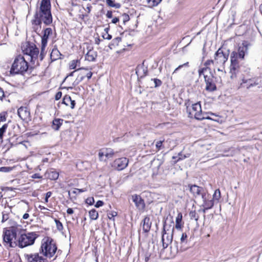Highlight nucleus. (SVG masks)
Segmentation results:
<instances>
[{"mask_svg": "<svg viewBox=\"0 0 262 262\" xmlns=\"http://www.w3.org/2000/svg\"><path fill=\"white\" fill-rule=\"evenodd\" d=\"M39 51L23 50L24 56L19 55L15 58L10 69V74L25 75L30 73L32 68L29 66L27 60L34 64L38 58Z\"/></svg>", "mask_w": 262, "mask_h": 262, "instance_id": "f257e3e1", "label": "nucleus"}, {"mask_svg": "<svg viewBox=\"0 0 262 262\" xmlns=\"http://www.w3.org/2000/svg\"><path fill=\"white\" fill-rule=\"evenodd\" d=\"M50 0H41L39 7L37 9L32 20V29L35 32L39 31L42 21L46 25L52 23L53 18L51 12Z\"/></svg>", "mask_w": 262, "mask_h": 262, "instance_id": "f03ea898", "label": "nucleus"}, {"mask_svg": "<svg viewBox=\"0 0 262 262\" xmlns=\"http://www.w3.org/2000/svg\"><path fill=\"white\" fill-rule=\"evenodd\" d=\"M19 234L18 246L20 248L32 245L38 236V235L34 232H27L26 231H21Z\"/></svg>", "mask_w": 262, "mask_h": 262, "instance_id": "7ed1b4c3", "label": "nucleus"}, {"mask_svg": "<svg viewBox=\"0 0 262 262\" xmlns=\"http://www.w3.org/2000/svg\"><path fill=\"white\" fill-rule=\"evenodd\" d=\"M19 229L17 228L12 227L9 229H6L3 232L4 242L9 245L10 247H15L18 246L17 239V233Z\"/></svg>", "mask_w": 262, "mask_h": 262, "instance_id": "20e7f679", "label": "nucleus"}, {"mask_svg": "<svg viewBox=\"0 0 262 262\" xmlns=\"http://www.w3.org/2000/svg\"><path fill=\"white\" fill-rule=\"evenodd\" d=\"M57 250L56 245L52 239H48L41 244L39 253H42L47 258H51Z\"/></svg>", "mask_w": 262, "mask_h": 262, "instance_id": "39448f33", "label": "nucleus"}, {"mask_svg": "<svg viewBox=\"0 0 262 262\" xmlns=\"http://www.w3.org/2000/svg\"><path fill=\"white\" fill-rule=\"evenodd\" d=\"M187 248V247H184L183 246H180L179 248L178 243L174 241L168 249H165V250L163 249L162 252L165 253V257L166 258L171 259L175 257L179 252L185 251Z\"/></svg>", "mask_w": 262, "mask_h": 262, "instance_id": "423d86ee", "label": "nucleus"}, {"mask_svg": "<svg viewBox=\"0 0 262 262\" xmlns=\"http://www.w3.org/2000/svg\"><path fill=\"white\" fill-rule=\"evenodd\" d=\"M92 70V68H79L75 70V71L78 72V74L75 82L77 84H78L82 81L85 77H86L88 79H91L93 75L91 72Z\"/></svg>", "mask_w": 262, "mask_h": 262, "instance_id": "0eeeda50", "label": "nucleus"}, {"mask_svg": "<svg viewBox=\"0 0 262 262\" xmlns=\"http://www.w3.org/2000/svg\"><path fill=\"white\" fill-rule=\"evenodd\" d=\"M260 82L261 78L260 77L247 78L244 76L242 79L240 87L246 88L249 89L251 87L259 84Z\"/></svg>", "mask_w": 262, "mask_h": 262, "instance_id": "6e6552de", "label": "nucleus"}, {"mask_svg": "<svg viewBox=\"0 0 262 262\" xmlns=\"http://www.w3.org/2000/svg\"><path fill=\"white\" fill-rule=\"evenodd\" d=\"M187 187L192 196L195 198L201 196L202 199H204L205 194L207 192L205 188L195 184H189Z\"/></svg>", "mask_w": 262, "mask_h": 262, "instance_id": "1a4fd4ad", "label": "nucleus"}, {"mask_svg": "<svg viewBox=\"0 0 262 262\" xmlns=\"http://www.w3.org/2000/svg\"><path fill=\"white\" fill-rule=\"evenodd\" d=\"M167 231L169 232H167L166 231L165 226L164 225L162 231V246L164 250L168 247L169 244H172L173 239V228L171 231L168 230H167Z\"/></svg>", "mask_w": 262, "mask_h": 262, "instance_id": "9d476101", "label": "nucleus"}, {"mask_svg": "<svg viewBox=\"0 0 262 262\" xmlns=\"http://www.w3.org/2000/svg\"><path fill=\"white\" fill-rule=\"evenodd\" d=\"M128 160L125 157L116 159L112 164V167L118 171L125 169L128 165Z\"/></svg>", "mask_w": 262, "mask_h": 262, "instance_id": "9b49d317", "label": "nucleus"}, {"mask_svg": "<svg viewBox=\"0 0 262 262\" xmlns=\"http://www.w3.org/2000/svg\"><path fill=\"white\" fill-rule=\"evenodd\" d=\"M24 256L27 262H48L47 259L40 256L39 253H25Z\"/></svg>", "mask_w": 262, "mask_h": 262, "instance_id": "f8f14e48", "label": "nucleus"}, {"mask_svg": "<svg viewBox=\"0 0 262 262\" xmlns=\"http://www.w3.org/2000/svg\"><path fill=\"white\" fill-rule=\"evenodd\" d=\"M210 75H204L205 82L206 83V90L208 92H213L216 90V86L214 82L213 78L214 76L210 71Z\"/></svg>", "mask_w": 262, "mask_h": 262, "instance_id": "ddd939ff", "label": "nucleus"}, {"mask_svg": "<svg viewBox=\"0 0 262 262\" xmlns=\"http://www.w3.org/2000/svg\"><path fill=\"white\" fill-rule=\"evenodd\" d=\"M229 50L224 52L223 50H217L215 54V61L217 63L224 64L227 60L229 56Z\"/></svg>", "mask_w": 262, "mask_h": 262, "instance_id": "4468645a", "label": "nucleus"}, {"mask_svg": "<svg viewBox=\"0 0 262 262\" xmlns=\"http://www.w3.org/2000/svg\"><path fill=\"white\" fill-rule=\"evenodd\" d=\"M114 151L111 148H105L101 149L99 153L98 156L101 161H105L107 159L113 158L114 155Z\"/></svg>", "mask_w": 262, "mask_h": 262, "instance_id": "2eb2a0df", "label": "nucleus"}, {"mask_svg": "<svg viewBox=\"0 0 262 262\" xmlns=\"http://www.w3.org/2000/svg\"><path fill=\"white\" fill-rule=\"evenodd\" d=\"M132 198L137 209L139 211H143L145 208V204L144 200L141 198V196L135 194L133 195Z\"/></svg>", "mask_w": 262, "mask_h": 262, "instance_id": "dca6fc26", "label": "nucleus"}, {"mask_svg": "<svg viewBox=\"0 0 262 262\" xmlns=\"http://www.w3.org/2000/svg\"><path fill=\"white\" fill-rule=\"evenodd\" d=\"M238 72H240V66H239L238 62H235V59H234L233 61H231L230 66V78L231 79L236 78Z\"/></svg>", "mask_w": 262, "mask_h": 262, "instance_id": "f3484780", "label": "nucleus"}, {"mask_svg": "<svg viewBox=\"0 0 262 262\" xmlns=\"http://www.w3.org/2000/svg\"><path fill=\"white\" fill-rule=\"evenodd\" d=\"M17 114L23 121H28L30 120V113L27 107L21 106L17 110Z\"/></svg>", "mask_w": 262, "mask_h": 262, "instance_id": "a211bd4d", "label": "nucleus"}, {"mask_svg": "<svg viewBox=\"0 0 262 262\" xmlns=\"http://www.w3.org/2000/svg\"><path fill=\"white\" fill-rule=\"evenodd\" d=\"M52 34V30L51 28H46L44 30L43 35L41 38V49H45V48L46 47L49 36Z\"/></svg>", "mask_w": 262, "mask_h": 262, "instance_id": "6ab92c4d", "label": "nucleus"}, {"mask_svg": "<svg viewBox=\"0 0 262 262\" xmlns=\"http://www.w3.org/2000/svg\"><path fill=\"white\" fill-rule=\"evenodd\" d=\"M136 73L139 76L140 75V78H143L148 74V69L147 66H144V61L141 65H138L136 69Z\"/></svg>", "mask_w": 262, "mask_h": 262, "instance_id": "aec40b11", "label": "nucleus"}, {"mask_svg": "<svg viewBox=\"0 0 262 262\" xmlns=\"http://www.w3.org/2000/svg\"><path fill=\"white\" fill-rule=\"evenodd\" d=\"M141 225L142 226L143 232L147 233L149 231L151 225L150 217L148 216H146L142 221Z\"/></svg>", "mask_w": 262, "mask_h": 262, "instance_id": "412c9836", "label": "nucleus"}, {"mask_svg": "<svg viewBox=\"0 0 262 262\" xmlns=\"http://www.w3.org/2000/svg\"><path fill=\"white\" fill-rule=\"evenodd\" d=\"M204 199H202L203 203L202 204V206L203 207H206V209H211L214 205V202L213 200H209V194L207 192L205 194V196H204Z\"/></svg>", "mask_w": 262, "mask_h": 262, "instance_id": "4be33fe9", "label": "nucleus"}, {"mask_svg": "<svg viewBox=\"0 0 262 262\" xmlns=\"http://www.w3.org/2000/svg\"><path fill=\"white\" fill-rule=\"evenodd\" d=\"M244 50H238V52L233 51L231 55V61H234L235 59V62H238V59H243L245 56Z\"/></svg>", "mask_w": 262, "mask_h": 262, "instance_id": "5701e85b", "label": "nucleus"}, {"mask_svg": "<svg viewBox=\"0 0 262 262\" xmlns=\"http://www.w3.org/2000/svg\"><path fill=\"white\" fill-rule=\"evenodd\" d=\"M202 113L201 106L200 103H196L192 105V112H190L189 114L194 115V118L196 119L197 115L201 114Z\"/></svg>", "mask_w": 262, "mask_h": 262, "instance_id": "b1692460", "label": "nucleus"}, {"mask_svg": "<svg viewBox=\"0 0 262 262\" xmlns=\"http://www.w3.org/2000/svg\"><path fill=\"white\" fill-rule=\"evenodd\" d=\"M62 103L64 104L67 106H70L72 109L74 108L76 104L75 101L72 100L71 97L68 95L64 96Z\"/></svg>", "mask_w": 262, "mask_h": 262, "instance_id": "393cba45", "label": "nucleus"}, {"mask_svg": "<svg viewBox=\"0 0 262 262\" xmlns=\"http://www.w3.org/2000/svg\"><path fill=\"white\" fill-rule=\"evenodd\" d=\"M234 41L238 42V49H248L249 48L251 47V42L247 40L239 41L237 38H234Z\"/></svg>", "mask_w": 262, "mask_h": 262, "instance_id": "a878e982", "label": "nucleus"}, {"mask_svg": "<svg viewBox=\"0 0 262 262\" xmlns=\"http://www.w3.org/2000/svg\"><path fill=\"white\" fill-rule=\"evenodd\" d=\"M45 174L47 178L52 180H57L59 177L58 172L53 169L48 170Z\"/></svg>", "mask_w": 262, "mask_h": 262, "instance_id": "bb28decb", "label": "nucleus"}, {"mask_svg": "<svg viewBox=\"0 0 262 262\" xmlns=\"http://www.w3.org/2000/svg\"><path fill=\"white\" fill-rule=\"evenodd\" d=\"M97 56V53L95 50H88L85 54V58L89 61H93Z\"/></svg>", "mask_w": 262, "mask_h": 262, "instance_id": "cd10ccee", "label": "nucleus"}, {"mask_svg": "<svg viewBox=\"0 0 262 262\" xmlns=\"http://www.w3.org/2000/svg\"><path fill=\"white\" fill-rule=\"evenodd\" d=\"M63 120L59 118H55L52 121V128L55 130H58L62 124Z\"/></svg>", "mask_w": 262, "mask_h": 262, "instance_id": "c85d7f7f", "label": "nucleus"}, {"mask_svg": "<svg viewBox=\"0 0 262 262\" xmlns=\"http://www.w3.org/2000/svg\"><path fill=\"white\" fill-rule=\"evenodd\" d=\"M240 73H242V78L243 77L246 76L249 78L251 75L250 74V69L248 67L240 66Z\"/></svg>", "mask_w": 262, "mask_h": 262, "instance_id": "c756f323", "label": "nucleus"}, {"mask_svg": "<svg viewBox=\"0 0 262 262\" xmlns=\"http://www.w3.org/2000/svg\"><path fill=\"white\" fill-rule=\"evenodd\" d=\"M62 55L60 53L59 50H52L50 54V57L52 61H55L58 59L62 58Z\"/></svg>", "mask_w": 262, "mask_h": 262, "instance_id": "7c9ffc66", "label": "nucleus"}, {"mask_svg": "<svg viewBox=\"0 0 262 262\" xmlns=\"http://www.w3.org/2000/svg\"><path fill=\"white\" fill-rule=\"evenodd\" d=\"M182 214L180 213L178 214V216L176 217V225L175 228L177 229H180L182 227Z\"/></svg>", "mask_w": 262, "mask_h": 262, "instance_id": "2f4dec72", "label": "nucleus"}, {"mask_svg": "<svg viewBox=\"0 0 262 262\" xmlns=\"http://www.w3.org/2000/svg\"><path fill=\"white\" fill-rule=\"evenodd\" d=\"M162 0H146V3L149 7L152 8L157 6Z\"/></svg>", "mask_w": 262, "mask_h": 262, "instance_id": "473e14b6", "label": "nucleus"}, {"mask_svg": "<svg viewBox=\"0 0 262 262\" xmlns=\"http://www.w3.org/2000/svg\"><path fill=\"white\" fill-rule=\"evenodd\" d=\"M220 198H221V191H220V189H216L214 192L212 200H213L214 202H216L217 203V202H219Z\"/></svg>", "mask_w": 262, "mask_h": 262, "instance_id": "72a5a7b5", "label": "nucleus"}, {"mask_svg": "<svg viewBox=\"0 0 262 262\" xmlns=\"http://www.w3.org/2000/svg\"><path fill=\"white\" fill-rule=\"evenodd\" d=\"M89 216L91 220H96L98 217V213L95 209H93L89 211Z\"/></svg>", "mask_w": 262, "mask_h": 262, "instance_id": "f704fd0d", "label": "nucleus"}, {"mask_svg": "<svg viewBox=\"0 0 262 262\" xmlns=\"http://www.w3.org/2000/svg\"><path fill=\"white\" fill-rule=\"evenodd\" d=\"M196 117L197 120H202L203 119H207V120H213L211 117L208 116L207 114L206 113H202L201 114H198Z\"/></svg>", "mask_w": 262, "mask_h": 262, "instance_id": "c9c22d12", "label": "nucleus"}, {"mask_svg": "<svg viewBox=\"0 0 262 262\" xmlns=\"http://www.w3.org/2000/svg\"><path fill=\"white\" fill-rule=\"evenodd\" d=\"M189 156H190V154H185V155H183L182 152H180L178 154V158L177 159L176 161H173V164H176L179 161L183 160L185 159L186 158L189 157Z\"/></svg>", "mask_w": 262, "mask_h": 262, "instance_id": "e433bc0d", "label": "nucleus"}, {"mask_svg": "<svg viewBox=\"0 0 262 262\" xmlns=\"http://www.w3.org/2000/svg\"><path fill=\"white\" fill-rule=\"evenodd\" d=\"M106 3L108 6L115 8H119L121 6L119 3H116L115 1L113 0H106Z\"/></svg>", "mask_w": 262, "mask_h": 262, "instance_id": "4c0bfd02", "label": "nucleus"}, {"mask_svg": "<svg viewBox=\"0 0 262 262\" xmlns=\"http://www.w3.org/2000/svg\"><path fill=\"white\" fill-rule=\"evenodd\" d=\"M79 60H73L69 63V68L70 69H75L77 66L79 67Z\"/></svg>", "mask_w": 262, "mask_h": 262, "instance_id": "58836bf2", "label": "nucleus"}, {"mask_svg": "<svg viewBox=\"0 0 262 262\" xmlns=\"http://www.w3.org/2000/svg\"><path fill=\"white\" fill-rule=\"evenodd\" d=\"M7 127L8 124H5L2 126V127L0 128V140L1 143L3 142V135L4 133L6 132Z\"/></svg>", "mask_w": 262, "mask_h": 262, "instance_id": "ea45409f", "label": "nucleus"}, {"mask_svg": "<svg viewBox=\"0 0 262 262\" xmlns=\"http://www.w3.org/2000/svg\"><path fill=\"white\" fill-rule=\"evenodd\" d=\"M187 235L186 233H183L181 237V246H183L184 247H186L185 245L187 243Z\"/></svg>", "mask_w": 262, "mask_h": 262, "instance_id": "a19ab883", "label": "nucleus"}, {"mask_svg": "<svg viewBox=\"0 0 262 262\" xmlns=\"http://www.w3.org/2000/svg\"><path fill=\"white\" fill-rule=\"evenodd\" d=\"M189 215L191 220H194L195 221H198L199 215L195 211H191L189 213Z\"/></svg>", "mask_w": 262, "mask_h": 262, "instance_id": "79ce46f5", "label": "nucleus"}, {"mask_svg": "<svg viewBox=\"0 0 262 262\" xmlns=\"http://www.w3.org/2000/svg\"><path fill=\"white\" fill-rule=\"evenodd\" d=\"M55 222L56 223L57 229L60 231H62L63 229L62 224L59 220L55 219Z\"/></svg>", "mask_w": 262, "mask_h": 262, "instance_id": "37998d69", "label": "nucleus"}, {"mask_svg": "<svg viewBox=\"0 0 262 262\" xmlns=\"http://www.w3.org/2000/svg\"><path fill=\"white\" fill-rule=\"evenodd\" d=\"M151 80L154 81L155 88H157L161 86L162 83V81L157 78H154L151 79Z\"/></svg>", "mask_w": 262, "mask_h": 262, "instance_id": "c03bdc74", "label": "nucleus"}, {"mask_svg": "<svg viewBox=\"0 0 262 262\" xmlns=\"http://www.w3.org/2000/svg\"><path fill=\"white\" fill-rule=\"evenodd\" d=\"M13 169L11 167H0V171L3 172H9Z\"/></svg>", "mask_w": 262, "mask_h": 262, "instance_id": "a18cd8bd", "label": "nucleus"}, {"mask_svg": "<svg viewBox=\"0 0 262 262\" xmlns=\"http://www.w3.org/2000/svg\"><path fill=\"white\" fill-rule=\"evenodd\" d=\"M85 203L89 205H92L94 203V199L93 197L88 198L86 201Z\"/></svg>", "mask_w": 262, "mask_h": 262, "instance_id": "49530a36", "label": "nucleus"}, {"mask_svg": "<svg viewBox=\"0 0 262 262\" xmlns=\"http://www.w3.org/2000/svg\"><path fill=\"white\" fill-rule=\"evenodd\" d=\"M207 69H209L210 71V69L208 67H205V68H203L201 69H200L199 70V76H201L202 75H205L204 74V72L205 71H206Z\"/></svg>", "mask_w": 262, "mask_h": 262, "instance_id": "de8ad7c7", "label": "nucleus"}, {"mask_svg": "<svg viewBox=\"0 0 262 262\" xmlns=\"http://www.w3.org/2000/svg\"><path fill=\"white\" fill-rule=\"evenodd\" d=\"M122 19L123 24H125L126 21H128L129 19V17L128 14H126L125 13L123 14L122 15Z\"/></svg>", "mask_w": 262, "mask_h": 262, "instance_id": "09e8293b", "label": "nucleus"}, {"mask_svg": "<svg viewBox=\"0 0 262 262\" xmlns=\"http://www.w3.org/2000/svg\"><path fill=\"white\" fill-rule=\"evenodd\" d=\"M52 192L51 191H48L46 193V196L45 198V203H47L48 202V199L51 196Z\"/></svg>", "mask_w": 262, "mask_h": 262, "instance_id": "8fccbe9b", "label": "nucleus"}, {"mask_svg": "<svg viewBox=\"0 0 262 262\" xmlns=\"http://www.w3.org/2000/svg\"><path fill=\"white\" fill-rule=\"evenodd\" d=\"M9 219V214L8 213H3V217H2V222H5L6 221H7Z\"/></svg>", "mask_w": 262, "mask_h": 262, "instance_id": "3c124183", "label": "nucleus"}, {"mask_svg": "<svg viewBox=\"0 0 262 262\" xmlns=\"http://www.w3.org/2000/svg\"><path fill=\"white\" fill-rule=\"evenodd\" d=\"M6 120V114L3 112L0 114V121H5Z\"/></svg>", "mask_w": 262, "mask_h": 262, "instance_id": "603ef678", "label": "nucleus"}, {"mask_svg": "<svg viewBox=\"0 0 262 262\" xmlns=\"http://www.w3.org/2000/svg\"><path fill=\"white\" fill-rule=\"evenodd\" d=\"M188 64H189V62H187L182 65H180L178 67H177L174 71L173 72V73L176 72L178 70H179V69H180L181 68H182V67H185V66H188Z\"/></svg>", "mask_w": 262, "mask_h": 262, "instance_id": "864d4df0", "label": "nucleus"}, {"mask_svg": "<svg viewBox=\"0 0 262 262\" xmlns=\"http://www.w3.org/2000/svg\"><path fill=\"white\" fill-rule=\"evenodd\" d=\"M151 254L148 252H146L144 254V261L145 262H148L149 260Z\"/></svg>", "mask_w": 262, "mask_h": 262, "instance_id": "5fc2aeb1", "label": "nucleus"}, {"mask_svg": "<svg viewBox=\"0 0 262 262\" xmlns=\"http://www.w3.org/2000/svg\"><path fill=\"white\" fill-rule=\"evenodd\" d=\"M162 143H163L162 141H159L157 142L156 146L158 150H160L162 148Z\"/></svg>", "mask_w": 262, "mask_h": 262, "instance_id": "6e6d98bb", "label": "nucleus"}, {"mask_svg": "<svg viewBox=\"0 0 262 262\" xmlns=\"http://www.w3.org/2000/svg\"><path fill=\"white\" fill-rule=\"evenodd\" d=\"M103 204H104L103 202L102 201L99 200L96 202V204L95 205V206L97 208H98L99 207L103 206Z\"/></svg>", "mask_w": 262, "mask_h": 262, "instance_id": "4d7b16f0", "label": "nucleus"}, {"mask_svg": "<svg viewBox=\"0 0 262 262\" xmlns=\"http://www.w3.org/2000/svg\"><path fill=\"white\" fill-rule=\"evenodd\" d=\"M62 96V92L59 91L55 95V100H58L61 98Z\"/></svg>", "mask_w": 262, "mask_h": 262, "instance_id": "13d9d810", "label": "nucleus"}, {"mask_svg": "<svg viewBox=\"0 0 262 262\" xmlns=\"http://www.w3.org/2000/svg\"><path fill=\"white\" fill-rule=\"evenodd\" d=\"M31 178L33 179H41L42 176H41L39 173H35L31 176Z\"/></svg>", "mask_w": 262, "mask_h": 262, "instance_id": "bf43d9fd", "label": "nucleus"}, {"mask_svg": "<svg viewBox=\"0 0 262 262\" xmlns=\"http://www.w3.org/2000/svg\"><path fill=\"white\" fill-rule=\"evenodd\" d=\"M85 11H86V12L89 13H90L91 11V9H92V6L91 4H88L86 8H84Z\"/></svg>", "mask_w": 262, "mask_h": 262, "instance_id": "052dcab7", "label": "nucleus"}, {"mask_svg": "<svg viewBox=\"0 0 262 262\" xmlns=\"http://www.w3.org/2000/svg\"><path fill=\"white\" fill-rule=\"evenodd\" d=\"M121 40V38L120 37H116L113 40L114 43H116L117 45Z\"/></svg>", "mask_w": 262, "mask_h": 262, "instance_id": "680f3d73", "label": "nucleus"}, {"mask_svg": "<svg viewBox=\"0 0 262 262\" xmlns=\"http://www.w3.org/2000/svg\"><path fill=\"white\" fill-rule=\"evenodd\" d=\"M5 96V94L3 89L0 87V100H2Z\"/></svg>", "mask_w": 262, "mask_h": 262, "instance_id": "e2e57ef3", "label": "nucleus"}, {"mask_svg": "<svg viewBox=\"0 0 262 262\" xmlns=\"http://www.w3.org/2000/svg\"><path fill=\"white\" fill-rule=\"evenodd\" d=\"M21 260L20 258H13L11 259V260H9L7 262H20Z\"/></svg>", "mask_w": 262, "mask_h": 262, "instance_id": "0e129e2a", "label": "nucleus"}, {"mask_svg": "<svg viewBox=\"0 0 262 262\" xmlns=\"http://www.w3.org/2000/svg\"><path fill=\"white\" fill-rule=\"evenodd\" d=\"M106 16L107 18H112L113 17L112 12L108 11L106 14Z\"/></svg>", "mask_w": 262, "mask_h": 262, "instance_id": "69168bd1", "label": "nucleus"}, {"mask_svg": "<svg viewBox=\"0 0 262 262\" xmlns=\"http://www.w3.org/2000/svg\"><path fill=\"white\" fill-rule=\"evenodd\" d=\"M213 62V60H207L205 63L204 65L206 67H207L208 66L210 65L211 63Z\"/></svg>", "mask_w": 262, "mask_h": 262, "instance_id": "338daca9", "label": "nucleus"}, {"mask_svg": "<svg viewBox=\"0 0 262 262\" xmlns=\"http://www.w3.org/2000/svg\"><path fill=\"white\" fill-rule=\"evenodd\" d=\"M67 212L68 214H72L74 212V211H73V209L71 208H69L67 210Z\"/></svg>", "mask_w": 262, "mask_h": 262, "instance_id": "774afa93", "label": "nucleus"}]
</instances>
